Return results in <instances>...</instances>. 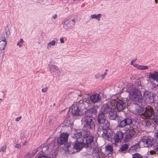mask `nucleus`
I'll use <instances>...</instances> for the list:
<instances>
[{"label": "nucleus", "instance_id": "obj_1", "mask_svg": "<svg viewBox=\"0 0 158 158\" xmlns=\"http://www.w3.org/2000/svg\"><path fill=\"white\" fill-rule=\"evenodd\" d=\"M129 97L132 101L135 102H141L143 96L141 92L138 89H132L129 91Z\"/></svg>", "mask_w": 158, "mask_h": 158}, {"label": "nucleus", "instance_id": "obj_2", "mask_svg": "<svg viewBox=\"0 0 158 158\" xmlns=\"http://www.w3.org/2000/svg\"><path fill=\"white\" fill-rule=\"evenodd\" d=\"M98 144L96 141L94 140V137L89 135V147L92 148L93 154H94L96 158H102L101 149L98 147Z\"/></svg>", "mask_w": 158, "mask_h": 158}, {"label": "nucleus", "instance_id": "obj_3", "mask_svg": "<svg viewBox=\"0 0 158 158\" xmlns=\"http://www.w3.org/2000/svg\"><path fill=\"white\" fill-rule=\"evenodd\" d=\"M98 108L97 105L89 106V117L94 118L96 117V114L97 113V110ZM95 120L94 119H89V129H93L95 127Z\"/></svg>", "mask_w": 158, "mask_h": 158}, {"label": "nucleus", "instance_id": "obj_4", "mask_svg": "<svg viewBox=\"0 0 158 158\" xmlns=\"http://www.w3.org/2000/svg\"><path fill=\"white\" fill-rule=\"evenodd\" d=\"M101 112L105 114H108L111 119L115 118L116 116V114L114 112L113 106L111 107L110 104H106L103 105L102 107Z\"/></svg>", "mask_w": 158, "mask_h": 158}, {"label": "nucleus", "instance_id": "obj_5", "mask_svg": "<svg viewBox=\"0 0 158 158\" xmlns=\"http://www.w3.org/2000/svg\"><path fill=\"white\" fill-rule=\"evenodd\" d=\"M88 136V134H85L83 136L82 142L80 143L78 141L75 142L73 145V148L76 150H80L83 147L85 146L86 144L88 146L89 143Z\"/></svg>", "mask_w": 158, "mask_h": 158}, {"label": "nucleus", "instance_id": "obj_6", "mask_svg": "<svg viewBox=\"0 0 158 158\" xmlns=\"http://www.w3.org/2000/svg\"><path fill=\"white\" fill-rule=\"evenodd\" d=\"M112 105H113V108L114 112L116 111H120L124 110L127 107V103L122 100L115 101L114 102L111 103Z\"/></svg>", "mask_w": 158, "mask_h": 158}, {"label": "nucleus", "instance_id": "obj_7", "mask_svg": "<svg viewBox=\"0 0 158 158\" xmlns=\"http://www.w3.org/2000/svg\"><path fill=\"white\" fill-rule=\"evenodd\" d=\"M143 98L148 103L152 104L153 103L154 101L153 96L152 95L151 93L147 90L143 92Z\"/></svg>", "mask_w": 158, "mask_h": 158}, {"label": "nucleus", "instance_id": "obj_8", "mask_svg": "<svg viewBox=\"0 0 158 158\" xmlns=\"http://www.w3.org/2000/svg\"><path fill=\"white\" fill-rule=\"evenodd\" d=\"M127 129V132L125 136V139L127 140L133 138L135 133V128L131 126L129 127L125 128Z\"/></svg>", "mask_w": 158, "mask_h": 158}, {"label": "nucleus", "instance_id": "obj_9", "mask_svg": "<svg viewBox=\"0 0 158 158\" xmlns=\"http://www.w3.org/2000/svg\"><path fill=\"white\" fill-rule=\"evenodd\" d=\"M83 110L77 106H73L71 107V113L73 115L81 116L84 114Z\"/></svg>", "mask_w": 158, "mask_h": 158}, {"label": "nucleus", "instance_id": "obj_10", "mask_svg": "<svg viewBox=\"0 0 158 158\" xmlns=\"http://www.w3.org/2000/svg\"><path fill=\"white\" fill-rule=\"evenodd\" d=\"M154 112L152 107L149 106L146 108L145 112L142 114L141 116L143 119L148 118L152 115H154Z\"/></svg>", "mask_w": 158, "mask_h": 158}, {"label": "nucleus", "instance_id": "obj_11", "mask_svg": "<svg viewBox=\"0 0 158 158\" xmlns=\"http://www.w3.org/2000/svg\"><path fill=\"white\" fill-rule=\"evenodd\" d=\"M69 134L68 133H62L57 139V143L60 144H65L67 142Z\"/></svg>", "mask_w": 158, "mask_h": 158}, {"label": "nucleus", "instance_id": "obj_12", "mask_svg": "<svg viewBox=\"0 0 158 158\" xmlns=\"http://www.w3.org/2000/svg\"><path fill=\"white\" fill-rule=\"evenodd\" d=\"M114 135V133L109 129L104 130L102 134L103 137L109 141H111L112 138Z\"/></svg>", "mask_w": 158, "mask_h": 158}, {"label": "nucleus", "instance_id": "obj_13", "mask_svg": "<svg viewBox=\"0 0 158 158\" xmlns=\"http://www.w3.org/2000/svg\"><path fill=\"white\" fill-rule=\"evenodd\" d=\"M101 99V96L98 94L95 93L89 95V100L93 104L100 102Z\"/></svg>", "mask_w": 158, "mask_h": 158}, {"label": "nucleus", "instance_id": "obj_14", "mask_svg": "<svg viewBox=\"0 0 158 158\" xmlns=\"http://www.w3.org/2000/svg\"><path fill=\"white\" fill-rule=\"evenodd\" d=\"M142 141L144 143L146 147H151L153 144L154 141L153 138L145 137L142 138Z\"/></svg>", "mask_w": 158, "mask_h": 158}, {"label": "nucleus", "instance_id": "obj_15", "mask_svg": "<svg viewBox=\"0 0 158 158\" xmlns=\"http://www.w3.org/2000/svg\"><path fill=\"white\" fill-rule=\"evenodd\" d=\"M132 122V120L131 118H126L120 122L118 127L119 128H123L126 125H130Z\"/></svg>", "mask_w": 158, "mask_h": 158}, {"label": "nucleus", "instance_id": "obj_16", "mask_svg": "<svg viewBox=\"0 0 158 158\" xmlns=\"http://www.w3.org/2000/svg\"><path fill=\"white\" fill-rule=\"evenodd\" d=\"M124 137L123 133L121 131L117 132L114 136V139L115 143L119 142L123 139Z\"/></svg>", "mask_w": 158, "mask_h": 158}, {"label": "nucleus", "instance_id": "obj_17", "mask_svg": "<svg viewBox=\"0 0 158 158\" xmlns=\"http://www.w3.org/2000/svg\"><path fill=\"white\" fill-rule=\"evenodd\" d=\"M74 19L72 20H67L64 22L63 27L65 29H69L72 27L74 24Z\"/></svg>", "mask_w": 158, "mask_h": 158}, {"label": "nucleus", "instance_id": "obj_18", "mask_svg": "<svg viewBox=\"0 0 158 158\" xmlns=\"http://www.w3.org/2000/svg\"><path fill=\"white\" fill-rule=\"evenodd\" d=\"M148 76L149 78L158 82V72L155 71L154 72H150L149 73Z\"/></svg>", "mask_w": 158, "mask_h": 158}, {"label": "nucleus", "instance_id": "obj_19", "mask_svg": "<svg viewBox=\"0 0 158 158\" xmlns=\"http://www.w3.org/2000/svg\"><path fill=\"white\" fill-rule=\"evenodd\" d=\"M85 112V114L86 115V116L88 117V113L89 112V111L88 110L86 111H84ZM89 119L88 118H86L85 120V123L84 124V127H83V130L84 131H85L86 132H88V129L89 128Z\"/></svg>", "mask_w": 158, "mask_h": 158}, {"label": "nucleus", "instance_id": "obj_20", "mask_svg": "<svg viewBox=\"0 0 158 158\" xmlns=\"http://www.w3.org/2000/svg\"><path fill=\"white\" fill-rule=\"evenodd\" d=\"M106 121V117L105 114L101 112L99 114L98 117V122L100 124L103 123Z\"/></svg>", "mask_w": 158, "mask_h": 158}, {"label": "nucleus", "instance_id": "obj_21", "mask_svg": "<svg viewBox=\"0 0 158 158\" xmlns=\"http://www.w3.org/2000/svg\"><path fill=\"white\" fill-rule=\"evenodd\" d=\"M134 89H138V90L141 88L142 85L141 81L139 79H137L134 81V83L132 85Z\"/></svg>", "mask_w": 158, "mask_h": 158}, {"label": "nucleus", "instance_id": "obj_22", "mask_svg": "<svg viewBox=\"0 0 158 158\" xmlns=\"http://www.w3.org/2000/svg\"><path fill=\"white\" fill-rule=\"evenodd\" d=\"M51 146L50 145L48 144L47 145L43 144L41 146L42 148V151L43 153L45 154H48V149L49 148H51Z\"/></svg>", "mask_w": 158, "mask_h": 158}, {"label": "nucleus", "instance_id": "obj_23", "mask_svg": "<svg viewBox=\"0 0 158 158\" xmlns=\"http://www.w3.org/2000/svg\"><path fill=\"white\" fill-rule=\"evenodd\" d=\"M133 66L137 69L141 70H146L148 69V66L139 65L136 64H134Z\"/></svg>", "mask_w": 158, "mask_h": 158}, {"label": "nucleus", "instance_id": "obj_24", "mask_svg": "<svg viewBox=\"0 0 158 158\" xmlns=\"http://www.w3.org/2000/svg\"><path fill=\"white\" fill-rule=\"evenodd\" d=\"M154 105L155 110L154 112L155 119H156L158 121V103H155Z\"/></svg>", "mask_w": 158, "mask_h": 158}, {"label": "nucleus", "instance_id": "obj_25", "mask_svg": "<svg viewBox=\"0 0 158 158\" xmlns=\"http://www.w3.org/2000/svg\"><path fill=\"white\" fill-rule=\"evenodd\" d=\"M105 152L107 154H110L113 151V148L112 146L111 145H106L105 146Z\"/></svg>", "mask_w": 158, "mask_h": 158}, {"label": "nucleus", "instance_id": "obj_26", "mask_svg": "<svg viewBox=\"0 0 158 158\" xmlns=\"http://www.w3.org/2000/svg\"><path fill=\"white\" fill-rule=\"evenodd\" d=\"M49 155V157L51 158H55L57 154V152L55 150H53L52 151H51V152H49V154H48Z\"/></svg>", "mask_w": 158, "mask_h": 158}, {"label": "nucleus", "instance_id": "obj_27", "mask_svg": "<svg viewBox=\"0 0 158 158\" xmlns=\"http://www.w3.org/2000/svg\"><path fill=\"white\" fill-rule=\"evenodd\" d=\"M102 16V15L99 14L97 15L94 14L91 15V17L92 19H95L98 20V21L100 20V18Z\"/></svg>", "mask_w": 158, "mask_h": 158}, {"label": "nucleus", "instance_id": "obj_28", "mask_svg": "<svg viewBox=\"0 0 158 158\" xmlns=\"http://www.w3.org/2000/svg\"><path fill=\"white\" fill-rule=\"evenodd\" d=\"M6 41L0 42V50H4L6 46Z\"/></svg>", "mask_w": 158, "mask_h": 158}, {"label": "nucleus", "instance_id": "obj_29", "mask_svg": "<svg viewBox=\"0 0 158 158\" xmlns=\"http://www.w3.org/2000/svg\"><path fill=\"white\" fill-rule=\"evenodd\" d=\"M143 110V108L140 106H137L135 108V112L138 114L141 113Z\"/></svg>", "mask_w": 158, "mask_h": 158}, {"label": "nucleus", "instance_id": "obj_30", "mask_svg": "<svg viewBox=\"0 0 158 158\" xmlns=\"http://www.w3.org/2000/svg\"><path fill=\"white\" fill-rule=\"evenodd\" d=\"M128 148V145L127 144H125L121 147L120 149L121 151L123 152L127 150Z\"/></svg>", "mask_w": 158, "mask_h": 158}, {"label": "nucleus", "instance_id": "obj_31", "mask_svg": "<svg viewBox=\"0 0 158 158\" xmlns=\"http://www.w3.org/2000/svg\"><path fill=\"white\" fill-rule=\"evenodd\" d=\"M51 72H54L58 69L57 67L54 65H51L49 66Z\"/></svg>", "mask_w": 158, "mask_h": 158}, {"label": "nucleus", "instance_id": "obj_32", "mask_svg": "<svg viewBox=\"0 0 158 158\" xmlns=\"http://www.w3.org/2000/svg\"><path fill=\"white\" fill-rule=\"evenodd\" d=\"M56 44V41L55 40H52L51 42L49 43L47 45V48L48 49H49L51 48V46H54Z\"/></svg>", "mask_w": 158, "mask_h": 158}, {"label": "nucleus", "instance_id": "obj_33", "mask_svg": "<svg viewBox=\"0 0 158 158\" xmlns=\"http://www.w3.org/2000/svg\"><path fill=\"white\" fill-rule=\"evenodd\" d=\"M110 124L108 121L106 122L102 126L103 129L105 130H109L108 128H109Z\"/></svg>", "mask_w": 158, "mask_h": 158}, {"label": "nucleus", "instance_id": "obj_34", "mask_svg": "<svg viewBox=\"0 0 158 158\" xmlns=\"http://www.w3.org/2000/svg\"><path fill=\"white\" fill-rule=\"evenodd\" d=\"M71 143H72L71 142L70 143H68L67 144H66V143H65L64 145H65V147L67 148L68 151L69 152L72 153L74 152V151L73 152L72 151H70V148L71 146Z\"/></svg>", "mask_w": 158, "mask_h": 158}, {"label": "nucleus", "instance_id": "obj_35", "mask_svg": "<svg viewBox=\"0 0 158 158\" xmlns=\"http://www.w3.org/2000/svg\"><path fill=\"white\" fill-rule=\"evenodd\" d=\"M139 147V143H137L133 146L131 148V150L136 151Z\"/></svg>", "mask_w": 158, "mask_h": 158}, {"label": "nucleus", "instance_id": "obj_36", "mask_svg": "<svg viewBox=\"0 0 158 158\" xmlns=\"http://www.w3.org/2000/svg\"><path fill=\"white\" fill-rule=\"evenodd\" d=\"M133 158H143V156L140 154L136 153L132 155Z\"/></svg>", "mask_w": 158, "mask_h": 158}, {"label": "nucleus", "instance_id": "obj_37", "mask_svg": "<svg viewBox=\"0 0 158 158\" xmlns=\"http://www.w3.org/2000/svg\"><path fill=\"white\" fill-rule=\"evenodd\" d=\"M82 136V133L81 132H78L74 135V137L76 139H77L80 138L81 136Z\"/></svg>", "mask_w": 158, "mask_h": 158}, {"label": "nucleus", "instance_id": "obj_38", "mask_svg": "<svg viewBox=\"0 0 158 158\" xmlns=\"http://www.w3.org/2000/svg\"><path fill=\"white\" fill-rule=\"evenodd\" d=\"M6 33L3 34L0 38V42L6 41Z\"/></svg>", "mask_w": 158, "mask_h": 158}, {"label": "nucleus", "instance_id": "obj_39", "mask_svg": "<svg viewBox=\"0 0 158 158\" xmlns=\"http://www.w3.org/2000/svg\"><path fill=\"white\" fill-rule=\"evenodd\" d=\"M143 124L146 126H148L151 125V123L149 120H146L143 121Z\"/></svg>", "mask_w": 158, "mask_h": 158}, {"label": "nucleus", "instance_id": "obj_40", "mask_svg": "<svg viewBox=\"0 0 158 158\" xmlns=\"http://www.w3.org/2000/svg\"><path fill=\"white\" fill-rule=\"evenodd\" d=\"M84 101L87 103L88 104L89 103V99L88 95H85L84 96Z\"/></svg>", "mask_w": 158, "mask_h": 158}, {"label": "nucleus", "instance_id": "obj_41", "mask_svg": "<svg viewBox=\"0 0 158 158\" xmlns=\"http://www.w3.org/2000/svg\"><path fill=\"white\" fill-rule=\"evenodd\" d=\"M23 42V40L22 39H21L20 41L18 42L17 45L19 46L20 47H21L22 45Z\"/></svg>", "mask_w": 158, "mask_h": 158}, {"label": "nucleus", "instance_id": "obj_42", "mask_svg": "<svg viewBox=\"0 0 158 158\" xmlns=\"http://www.w3.org/2000/svg\"><path fill=\"white\" fill-rule=\"evenodd\" d=\"M6 145H5L4 146H3L1 148V151L2 152H5L6 151Z\"/></svg>", "mask_w": 158, "mask_h": 158}, {"label": "nucleus", "instance_id": "obj_43", "mask_svg": "<svg viewBox=\"0 0 158 158\" xmlns=\"http://www.w3.org/2000/svg\"><path fill=\"white\" fill-rule=\"evenodd\" d=\"M38 151V150L37 149H36L33 150L31 152V153L34 156L35 154H36L37 152Z\"/></svg>", "mask_w": 158, "mask_h": 158}, {"label": "nucleus", "instance_id": "obj_44", "mask_svg": "<svg viewBox=\"0 0 158 158\" xmlns=\"http://www.w3.org/2000/svg\"><path fill=\"white\" fill-rule=\"evenodd\" d=\"M15 148L17 149H21V145L19 143L15 145Z\"/></svg>", "mask_w": 158, "mask_h": 158}, {"label": "nucleus", "instance_id": "obj_45", "mask_svg": "<svg viewBox=\"0 0 158 158\" xmlns=\"http://www.w3.org/2000/svg\"><path fill=\"white\" fill-rule=\"evenodd\" d=\"M106 74H107V71L106 70L103 74L101 75V79H104V78L105 76L106 75Z\"/></svg>", "mask_w": 158, "mask_h": 158}, {"label": "nucleus", "instance_id": "obj_46", "mask_svg": "<svg viewBox=\"0 0 158 158\" xmlns=\"http://www.w3.org/2000/svg\"><path fill=\"white\" fill-rule=\"evenodd\" d=\"M95 77L96 79H98L99 78H101V74L99 73H97L95 75Z\"/></svg>", "mask_w": 158, "mask_h": 158}, {"label": "nucleus", "instance_id": "obj_47", "mask_svg": "<svg viewBox=\"0 0 158 158\" xmlns=\"http://www.w3.org/2000/svg\"><path fill=\"white\" fill-rule=\"evenodd\" d=\"M48 90V87H46L45 88H44L42 89V91L44 93L46 92Z\"/></svg>", "mask_w": 158, "mask_h": 158}, {"label": "nucleus", "instance_id": "obj_48", "mask_svg": "<svg viewBox=\"0 0 158 158\" xmlns=\"http://www.w3.org/2000/svg\"><path fill=\"white\" fill-rule=\"evenodd\" d=\"M27 155L28 156L27 157L28 158H31L33 156L32 154L31 153H28Z\"/></svg>", "mask_w": 158, "mask_h": 158}, {"label": "nucleus", "instance_id": "obj_49", "mask_svg": "<svg viewBox=\"0 0 158 158\" xmlns=\"http://www.w3.org/2000/svg\"><path fill=\"white\" fill-rule=\"evenodd\" d=\"M154 150L158 152V145H156L154 147Z\"/></svg>", "mask_w": 158, "mask_h": 158}, {"label": "nucleus", "instance_id": "obj_50", "mask_svg": "<svg viewBox=\"0 0 158 158\" xmlns=\"http://www.w3.org/2000/svg\"><path fill=\"white\" fill-rule=\"evenodd\" d=\"M151 83L153 85H154V87H156V86L158 85V83H157H157H153V81H151Z\"/></svg>", "mask_w": 158, "mask_h": 158}, {"label": "nucleus", "instance_id": "obj_51", "mask_svg": "<svg viewBox=\"0 0 158 158\" xmlns=\"http://www.w3.org/2000/svg\"><path fill=\"white\" fill-rule=\"evenodd\" d=\"M149 153L151 155H153L155 153V152L154 151H150L149 152Z\"/></svg>", "mask_w": 158, "mask_h": 158}, {"label": "nucleus", "instance_id": "obj_52", "mask_svg": "<svg viewBox=\"0 0 158 158\" xmlns=\"http://www.w3.org/2000/svg\"><path fill=\"white\" fill-rule=\"evenodd\" d=\"M136 61V59H134V60H133L131 62V65H133V63L135 62V61Z\"/></svg>", "mask_w": 158, "mask_h": 158}, {"label": "nucleus", "instance_id": "obj_53", "mask_svg": "<svg viewBox=\"0 0 158 158\" xmlns=\"http://www.w3.org/2000/svg\"><path fill=\"white\" fill-rule=\"evenodd\" d=\"M38 158H47L46 156L43 155H40Z\"/></svg>", "mask_w": 158, "mask_h": 158}, {"label": "nucleus", "instance_id": "obj_54", "mask_svg": "<svg viewBox=\"0 0 158 158\" xmlns=\"http://www.w3.org/2000/svg\"><path fill=\"white\" fill-rule=\"evenodd\" d=\"M21 116L18 117L15 120L16 121H19L21 119Z\"/></svg>", "mask_w": 158, "mask_h": 158}, {"label": "nucleus", "instance_id": "obj_55", "mask_svg": "<svg viewBox=\"0 0 158 158\" xmlns=\"http://www.w3.org/2000/svg\"><path fill=\"white\" fill-rule=\"evenodd\" d=\"M60 41L61 43H64V39L63 38H60Z\"/></svg>", "mask_w": 158, "mask_h": 158}, {"label": "nucleus", "instance_id": "obj_56", "mask_svg": "<svg viewBox=\"0 0 158 158\" xmlns=\"http://www.w3.org/2000/svg\"><path fill=\"white\" fill-rule=\"evenodd\" d=\"M56 17L57 15L56 14L54 15L52 17V18L54 19H56Z\"/></svg>", "mask_w": 158, "mask_h": 158}, {"label": "nucleus", "instance_id": "obj_57", "mask_svg": "<svg viewBox=\"0 0 158 158\" xmlns=\"http://www.w3.org/2000/svg\"><path fill=\"white\" fill-rule=\"evenodd\" d=\"M155 136L157 137H158V131L155 133Z\"/></svg>", "mask_w": 158, "mask_h": 158}, {"label": "nucleus", "instance_id": "obj_58", "mask_svg": "<svg viewBox=\"0 0 158 158\" xmlns=\"http://www.w3.org/2000/svg\"><path fill=\"white\" fill-rule=\"evenodd\" d=\"M26 141H25L24 142V143H23V145H25L26 144Z\"/></svg>", "mask_w": 158, "mask_h": 158}, {"label": "nucleus", "instance_id": "obj_59", "mask_svg": "<svg viewBox=\"0 0 158 158\" xmlns=\"http://www.w3.org/2000/svg\"><path fill=\"white\" fill-rule=\"evenodd\" d=\"M155 2L156 3H157L158 2L157 0H155Z\"/></svg>", "mask_w": 158, "mask_h": 158}, {"label": "nucleus", "instance_id": "obj_60", "mask_svg": "<svg viewBox=\"0 0 158 158\" xmlns=\"http://www.w3.org/2000/svg\"><path fill=\"white\" fill-rule=\"evenodd\" d=\"M2 152V151H1V149H0V152Z\"/></svg>", "mask_w": 158, "mask_h": 158}, {"label": "nucleus", "instance_id": "obj_61", "mask_svg": "<svg viewBox=\"0 0 158 158\" xmlns=\"http://www.w3.org/2000/svg\"><path fill=\"white\" fill-rule=\"evenodd\" d=\"M2 100L1 98L0 99V100Z\"/></svg>", "mask_w": 158, "mask_h": 158}]
</instances>
